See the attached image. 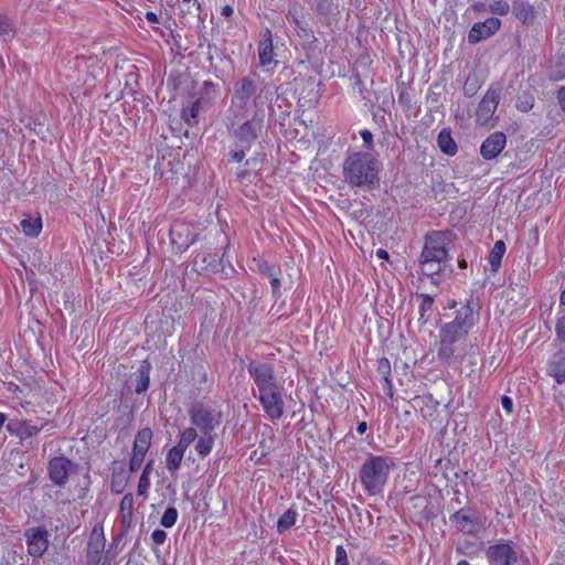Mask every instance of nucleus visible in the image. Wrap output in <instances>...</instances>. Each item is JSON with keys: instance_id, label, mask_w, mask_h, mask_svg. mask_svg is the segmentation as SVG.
I'll return each instance as SVG.
<instances>
[{"instance_id": "obj_5", "label": "nucleus", "mask_w": 565, "mask_h": 565, "mask_svg": "<svg viewBox=\"0 0 565 565\" xmlns=\"http://www.w3.org/2000/svg\"><path fill=\"white\" fill-rule=\"evenodd\" d=\"M191 423L202 434H214L213 431L222 422V413L211 403L196 402L189 409Z\"/></svg>"}, {"instance_id": "obj_19", "label": "nucleus", "mask_w": 565, "mask_h": 565, "mask_svg": "<svg viewBox=\"0 0 565 565\" xmlns=\"http://www.w3.org/2000/svg\"><path fill=\"white\" fill-rule=\"evenodd\" d=\"M512 12L523 25H532L536 19L534 6L524 0H514Z\"/></svg>"}, {"instance_id": "obj_23", "label": "nucleus", "mask_w": 565, "mask_h": 565, "mask_svg": "<svg viewBox=\"0 0 565 565\" xmlns=\"http://www.w3.org/2000/svg\"><path fill=\"white\" fill-rule=\"evenodd\" d=\"M437 143L441 152H444L447 156H455L458 151L457 143L451 137V131L448 128H444L439 132L437 137Z\"/></svg>"}, {"instance_id": "obj_41", "label": "nucleus", "mask_w": 565, "mask_h": 565, "mask_svg": "<svg viewBox=\"0 0 565 565\" xmlns=\"http://www.w3.org/2000/svg\"><path fill=\"white\" fill-rule=\"evenodd\" d=\"M490 10L499 15H507L510 12V4L503 0L494 1L490 4Z\"/></svg>"}, {"instance_id": "obj_26", "label": "nucleus", "mask_w": 565, "mask_h": 565, "mask_svg": "<svg viewBox=\"0 0 565 565\" xmlns=\"http://www.w3.org/2000/svg\"><path fill=\"white\" fill-rule=\"evenodd\" d=\"M150 369L151 365L148 361H142L138 369L136 393L141 394L146 392L150 384Z\"/></svg>"}, {"instance_id": "obj_32", "label": "nucleus", "mask_w": 565, "mask_h": 565, "mask_svg": "<svg viewBox=\"0 0 565 565\" xmlns=\"http://www.w3.org/2000/svg\"><path fill=\"white\" fill-rule=\"evenodd\" d=\"M297 515L298 513L295 509L289 508L286 510L284 514L278 519L277 531L282 533L292 527L296 523Z\"/></svg>"}, {"instance_id": "obj_1", "label": "nucleus", "mask_w": 565, "mask_h": 565, "mask_svg": "<svg viewBox=\"0 0 565 565\" xmlns=\"http://www.w3.org/2000/svg\"><path fill=\"white\" fill-rule=\"evenodd\" d=\"M377 160L370 152H353L343 162V177L348 184L372 188L379 181Z\"/></svg>"}, {"instance_id": "obj_45", "label": "nucleus", "mask_w": 565, "mask_h": 565, "mask_svg": "<svg viewBox=\"0 0 565 565\" xmlns=\"http://www.w3.org/2000/svg\"><path fill=\"white\" fill-rule=\"evenodd\" d=\"M335 565H349L348 553L342 545L335 548Z\"/></svg>"}, {"instance_id": "obj_56", "label": "nucleus", "mask_w": 565, "mask_h": 565, "mask_svg": "<svg viewBox=\"0 0 565 565\" xmlns=\"http://www.w3.org/2000/svg\"><path fill=\"white\" fill-rule=\"evenodd\" d=\"M146 19H147V21H149L151 23L159 22L158 15L154 12H152V11H148L146 13Z\"/></svg>"}, {"instance_id": "obj_62", "label": "nucleus", "mask_w": 565, "mask_h": 565, "mask_svg": "<svg viewBox=\"0 0 565 565\" xmlns=\"http://www.w3.org/2000/svg\"><path fill=\"white\" fill-rule=\"evenodd\" d=\"M7 420V416L3 413H0V429L3 427Z\"/></svg>"}, {"instance_id": "obj_29", "label": "nucleus", "mask_w": 565, "mask_h": 565, "mask_svg": "<svg viewBox=\"0 0 565 565\" xmlns=\"http://www.w3.org/2000/svg\"><path fill=\"white\" fill-rule=\"evenodd\" d=\"M215 434H202L195 444V450L202 458L206 457L213 448Z\"/></svg>"}, {"instance_id": "obj_30", "label": "nucleus", "mask_w": 565, "mask_h": 565, "mask_svg": "<svg viewBox=\"0 0 565 565\" xmlns=\"http://www.w3.org/2000/svg\"><path fill=\"white\" fill-rule=\"evenodd\" d=\"M505 253V244L503 241H497L489 255V263L492 271H497L501 265L502 257Z\"/></svg>"}, {"instance_id": "obj_4", "label": "nucleus", "mask_w": 565, "mask_h": 565, "mask_svg": "<svg viewBox=\"0 0 565 565\" xmlns=\"http://www.w3.org/2000/svg\"><path fill=\"white\" fill-rule=\"evenodd\" d=\"M266 87L258 88L253 79L243 77L234 84L231 99V108L235 116H241L247 109L253 99L254 106L259 107L264 104L263 95Z\"/></svg>"}, {"instance_id": "obj_39", "label": "nucleus", "mask_w": 565, "mask_h": 565, "mask_svg": "<svg viewBox=\"0 0 565 565\" xmlns=\"http://www.w3.org/2000/svg\"><path fill=\"white\" fill-rule=\"evenodd\" d=\"M179 8L183 14H194L200 11V3L198 0H180Z\"/></svg>"}, {"instance_id": "obj_24", "label": "nucleus", "mask_w": 565, "mask_h": 565, "mask_svg": "<svg viewBox=\"0 0 565 565\" xmlns=\"http://www.w3.org/2000/svg\"><path fill=\"white\" fill-rule=\"evenodd\" d=\"M274 57V47L271 33L269 30H266L263 35V40L259 42V61L262 65H268L273 62Z\"/></svg>"}, {"instance_id": "obj_10", "label": "nucleus", "mask_w": 565, "mask_h": 565, "mask_svg": "<svg viewBox=\"0 0 565 565\" xmlns=\"http://www.w3.org/2000/svg\"><path fill=\"white\" fill-rule=\"evenodd\" d=\"M77 465L65 456H56L50 459L47 473L50 480L62 488L68 482V477L75 471Z\"/></svg>"}, {"instance_id": "obj_42", "label": "nucleus", "mask_w": 565, "mask_h": 565, "mask_svg": "<svg viewBox=\"0 0 565 565\" xmlns=\"http://www.w3.org/2000/svg\"><path fill=\"white\" fill-rule=\"evenodd\" d=\"M14 34V28L12 22L3 17H0V35L6 38H12Z\"/></svg>"}, {"instance_id": "obj_58", "label": "nucleus", "mask_w": 565, "mask_h": 565, "mask_svg": "<svg viewBox=\"0 0 565 565\" xmlns=\"http://www.w3.org/2000/svg\"><path fill=\"white\" fill-rule=\"evenodd\" d=\"M366 429H367V425H366V423H365V422H361V423H359V424H358V426H356V431H358L360 435L364 434V433L366 431Z\"/></svg>"}, {"instance_id": "obj_11", "label": "nucleus", "mask_w": 565, "mask_h": 565, "mask_svg": "<svg viewBox=\"0 0 565 565\" xmlns=\"http://www.w3.org/2000/svg\"><path fill=\"white\" fill-rule=\"evenodd\" d=\"M263 129V116L258 111L253 118L243 122L234 130V137L241 147L250 149L253 142L258 138Z\"/></svg>"}, {"instance_id": "obj_52", "label": "nucleus", "mask_w": 565, "mask_h": 565, "mask_svg": "<svg viewBox=\"0 0 565 565\" xmlns=\"http://www.w3.org/2000/svg\"><path fill=\"white\" fill-rule=\"evenodd\" d=\"M270 286H271V294L274 298L278 299L281 296L280 292V279L277 277V275L273 278H270Z\"/></svg>"}, {"instance_id": "obj_54", "label": "nucleus", "mask_w": 565, "mask_h": 565, "mask_svg": "<svg viewBox=\"0 0 565 565\" xmlns=\"http://www.w3.org/2000/svg\"><path fill=\"white\" fill-rule=\"evenodd\" d=\"M21 427H22V424L20 422H10L7 425V429L10 433H18L19 435H20V431H21Z\"/></svg>"}, {"instance_id": "obj_25", "label": "nucleus", "mask_w": 565, "mask_h": 565, "mask_svg": "<svg viewBox=\"0 0 565 565\" xmlns=\"http://www.w3.org/2000/svg\"><path fill=\"white\" fill-rule=\"evenodd\" d=\"M152 439V430L148 427L139 430L137 435L135 436L134 440V452H139L146 455Z\"/></svg>"}, {"instance_id": "obj_64", "label": "nucleus", "mask_w": 565, "mask_h": 565, "mask_svg": "<svg viewBox=\"0 0 565 565\" xmlns=\"http://www.w3.org/2000/svg\"><path fill=\"white\" fill-rule=\"evenodd\" d=\"M111 489L114 492L120 493L122 489L119 486H116L115 482L111 484Z\"/></svg>"}, {"instance_id": "obj_27", "label": "nucleus", "mask_w": 565, "mask_h": 565, "mask_svg": "<svg viewBox=\"0 0 565 565\" xmlns=\"http://www.w3.org/2000/svg\"><path fill=\"white\" fill-rule=\"evenodd\" d=\"M184 452L185 450L178 445L168 451L166 457V466L170 472H175L179 470Z\"/></svg>"}, {"instance_id": "obj_14", "label": "nucleus", "mask_w": 565, "mask_h": 565, "mask_svg": "<svg viewBox=\"0 0 565 565\" xmlns=\"http://www.w3.org/2000/svg\"><path fill=\"white\" fill-rule=\"evenodd\" d=\"M500 100V89L490 87L476 111V120L481 126L489 125L492 121L493 115L498 108Z\"/></svg>"}, {"instance_id": "obj_33", "label": "nucleus", "mask_w": 565, "mask_h": 565, "mask_svg": "<svg viewBox=\"0 0 565 565\" xmlns=\"http://www.w3.org/2000/svg\"><path fill=\"white\" fill-rule=\"evenodd\" d=\"M134 504H135V501H134V495L131 493H127L122 497V499L120 501V513L122 516L121 522L124 524L130 523V519L134 513Z\"/></svg>"}, {"instance_id": "obj_16", "label": "nucleus", "mask_w": 565, "mask_h": 565, "mask_svg": "<svg viewBox=\"0 0 565 565\" xmlns=\"http://www.w3.org/2000/svg\"><path fill=\"white\" fill-rule=\"evenodd\" d=\"M476 316H478V311L468 302L457 311L452 321L447 322L444 326L468 335L469 330L476 322Z\"/></svg>"}, {"instance_id": "obj_61", "label": "nucleus", "mask_w": 565, "mask_h": 565, "mask_svg": "<svg viewBox=\"0 0 565 565\" xmlns=\"http://www.w3.org/2000/svg\"><path fill=\"white\" fill-rule=\"evenodd\" d=\"M150 471H151V462H148V463L146 465V467H145V469H143V471H142L141 476H147V477H149Z\"/></svg>"}, {"instance_id": "obj_22", "label": "nucleus", "mask_w": 565, "mask_h": 565, "mask_svg": "<svg viewBox=\"0 0 565 565\" xmlns=\"http://www.w3.org/2000/svg\"><path fill=\"white\" fill-rule=\"evenodd\" d=\"M189 233V227L184 224H174L170 228V237L172 244L177 245L178 248H186L194 243V237H188L182 239V235Z\"/></svg>"}, {"instance_id": "obj_17", "label": "nucleus", "mask_w": 565, "mask_h": 565, "mask_svg": "<svg viewBox=\"0 0 565 565\" xmlns=\"http://www.w3.org/2000/svg\"><path fill=\"white\" fill-rule=\"evenodd\" d=\"M501 28V21L498 18H488L482 22H476L468 33V42L477 44L493 35Z\"/></svg>"}, {"instance_id": "obj_20", "label": "nucleus", "mask_w": 565, "mask_h": 565, "mask_svg": "<svg viewBox=\"0 0 565 565\" xmlns=\"http://www.w3.org/2000/svg\"><path fill=\"white\" fill-rule=\"evenodd\" d=\"M439 402L431 395L415 396L412 399V407L419 409L424 418H431L437 412Z\"/></svg>"}, {"instance_id": "obj_51", "label": "nucleus", "mask_w": 565, "mask_h": 565, "mask_svg": "<svg viewBox=\"0 0 565 565\" xmlns=\"http://www.w3.org/2000/svg\"><path fill=\"white\" fill-rule=\"evenodd\" d=\"M151 539L154 544L161 545L167 539V533L163 530L157 529L152 532Z\"/></svg>"}, {"instance_id": "obj_9", "label": "nucleus", "mask_w": 565, "mask_h": 565, "mask_svg": "<svg viewBox=\"0 0 565 565\" xmlns=\"http://www.w3.org/2000/svg\"><path fill=\"white\" fill-rule=\"evenodd\" d=\"M454 526L463 534L475 535L484 527V521L470 508H461L449 518Z\"/></svg>"}, {"instance_id": "obj_60", "label": "nucleus", "mask_w": 565, "mask_h": 565, "mask_svg": "<svg viewBox=\"0 0 565 565\" xmlns=\"http://www.w3.org/2000/svg\"><path fill=\"white\" fill-rule=\"evenodd\" d=\"M233 12H234V10H233V8L231 6H225V7H223L221 13L224 17H231L233 14Z\"/></svg>"}, {"instance_id": "obj_35", "label": "nucleus", "mask_w": 565, "mask_h": 565, "mask_svg": "<svg viewBox=\"0 0 565 565\" xmlns=\"http://www.w3.org/2000/svg\"><path fill=\"white\" fill-rule=\"evenodd\" d=\"M481 544L468 539H461L457 543V552L465 555H475L480 551Z\"/></svg>"}, {"instance_id": "obj_13", "label": "nucleus", "mask_w": 565, "mask_h": 565, "mask_svg": "<svg viewBox=\"0 0 565 565\" xmlns=\"http://www.w3.org/2000/svg\"><path fill=\"white\" fill-rule=\"evenodd\" d=\"M106 539L104 527L97 523L90 534L86 546V565H98L105 550Z\"/></svg>"}, {"instance_id": "obj_46", "label": "nucleus", "mask_w": 565, "mask_h": 565, "mask_svg": "<svg viewBox=\"0 0 565 565\" xmlns=\"http://www.w3.org/2000/svg\"><path fill=\"white\" fill-rule=\"evenodd\" d=\"M360 135H361V138H362V140H363V146H364V148H365L366 150H369V151H370V150H373L374 145H373V135H372V132H371L370 130H366V129H365V130H362V131L360 132Z\"/></svg>"}, {"instance_id": "obj_53", "label": "nucleus", "mask_w": 565, "mask_h": 565, "mask_svg": "<svg viewBox=\"0 0 565 565\" xmlns=\"http://www.w3.org/2000/svg\"><path fill=\"white\" fill-rule=\"evenodd\" d=\"M502 407L510 414L513 409L512 399L508 396H502L501 398Z\"/></svg>"}, {"instance_id": "obj_12", "label": "nucleus", "mask_w": 565, "mask_h": 565, "mask_svg": "<svg viewBox=\"0 0 565 565\" xmlns=\"http://www.w3.org/2000/svg\"><path fill=\"white\" fill-rule=\"evenodd\" d=\"M28 553L32 557H42L49 548V532L43 526H33L24 531Z\"/></svg>"}, {"instance_id": "obj_28", "label": "nucleus", "mask_w": 565, "mask_h": 565, "mask_svg": "<svg viewBox=\"0 0 565 565\" xmlns=\"http://www.w3.org/2000/svg\"><path fill=\"white\" fill-rule=\"evenodd\" d=\"M203 99H195L189 108L182 110V119L189 125L194 126L198 124V116L202 109Z\"/></svg>"}, {"instance_id": "obj_50", "label": "nucleus", "mask_w": 565, "mask_h": 565, "mask_svg": "<svg viewBox=\"0 0 565 565\" xmlns=\"http://www.w3.org/2000/svg\"><path fill=\"white\" fill-rule=\"evenodd\" d=\"M379 371L385 375V381L388 382V375L391 373L390 361L386 358H382L379 361Z\"/></svg>"}, {"instance_id": "obj_2", "label": "nucleus", "mask_w": 565, "mask_h": 565, "mask_svg": "<svg viewBox=\"0 0 565 565\" xmlns=\"http://www.w3.org/2000/svg\"><path fill=\"white\" fill-rule=\"evenodd\" d=\"M450 237L448 232L434 231L425 236V244L419 257L423 273L433 278L443 271V264L449 258L448 245Z\"/></svg>"}, {"instance_id": "obj_36", "label": "nucleus", "mask_w": 565, "mask_h": 565, "mask_svg": "<svg viewBox=\"0 0 565 565\" xmlns=\"http://www.w3.org/2000/svg\"><path fill=\"white\" fill-rule=\"evenodd\" d=\"M198 433L196 429L193 427L185 428L181 435L180 439L178 441V446H180L182 449L186 450V448L196 439Z\"/></svg>"}, {"instance_id": "obj_44", "label": "nucleus", "mask_w": 565, "mask_h": 565, "mask_svg": "<svg viewBox=\"0 0 565 565\" xmlns=\"http://www.w3.org/2000/svg\"><path fill=\"white\" fill-rule=\"evenodd\" d=\"M145 456L146 455H143V454L132 451L130 462H129V469L131 472H136L137 470L140 469L141 465L143 462Z\"/></svg>"}, {"instance_id": "obj_57", "label": "nucleus", "mask_w": 565, "mask_h": 565, "mask_svg": "<svg viewBox=\"0 0 565 565\" xmlns=\"http://www.w3.org/2000/svg\"><path fill=\"white\" fill-rule=\"evenodd\" d=\"M376 256L380 259H384V260H388V258H390L388 253L385 249H383V248H380V249L376 250Z\"/></svg>"}, {"instance_id": "obj_38", "label": "nucleus", "mask_w": 565, "mask_h": 565, "mask_svg": "<svg viewBox=\"0 0 565 565\" xmlns=\"http://www.w3.org/2000/svg\"><path fill=\"white\" fill-rule=\"evenodd\" d=\"M178 514V510L174 507L167 508L160 519V524L164 527H172L177 522Z\"/></svg>"}, {"instance_id": "obj_8", "label": "nucleus", "mask_w": 565, "mask_h": 565, "mask_svg": "<svg viewBox=\"0 0 565 565\" xmlns=\"http://www.w3.org/2000/svg\"><path fill=\"white\" fill-rule=\"evenodd\" d=\"M282 391L284 386L281 384L275 388L266 390L265 392L259 393L257 396L264 413L270 420L280 419L285 413Z\"/></svg>"}, {"instance_id": "obj_48", "label": "nucleus", "mask_w": 565, "mask_h": 565, "mask_svg": "<svg viewBox=\"0 0 565 565\" xmlns=\"http://www.w3.org/2000/svg\"><path fill=\"white\" fill-rule=\"evenodd\" d=\"M39 428L34 425L30 424H22L20 435L22 437H31L33 435H36L39 433Z\"/></svg>"}, {"instance_id": "obj_43", "label": "nucleus", "mask_w": 565, "mask_h": 565, "mask_svg": "<svg viewBox=\"0 0 565 565\" xmlns=\"http://www.w3.org/2000/svg\"><path fill=\"white\" fill-rule=\"evenodd\" d=\"M257 268L263 276L268 277L269 279L277 275L275 266L267 262L258 263Z\"/></svg>"}, {"instance_id": "obj_47", "label": "nucleus", "mask_w": 565, "mask_h": 565, "mask_svg": "<svg viewBox=\"0 0 565 565\" xmlns=\"http://www.w3.org/2000/svg\"><path fill=\"white\" fill-rule=\"evenodd\" d=\"M150 487V480H149V477L147 476H140L139 478V481H138V489H137V493L139 495H146L147 494V491Z\"/></svg>"}, {"instance_id": "obj_21", "label": "nucleus", "mask_w": 565, "mask_h": 565, "mask_svg": "<svg viewBox=\"0 0 565 565\" xmlns=\"http://www.w3.org/2000/svg\"><path fill=\"white\" fill-rule=\"evenodd\" d=\"M548 373L557 383L565 382V351L553 354L548 364Z\"/></svg>"}, {"instance_id": "obj_6", "label": "nucleus", "mask_w": 565, "mask_h": 565, "mask_svg": "<svg viewBox=\"0 0 565 565\" xmlns=\"http://www.w3.org/2000/svg\"><path fill=\"white\" fill-rule=\"evenodd\" d=\"M439 338L438 359L451 364L458 355L463 353L467 334L443 326Z\"/></svg>"}, {"instance_id": "obj_40", "label": "nucleus", "mask_w": 565, "mask_h": 565, "mask_svg": "<svg viewBox=\"0 0 565 565\" xmlns=\"http://www.w3.org/2000/svg\"><path fill=\"white\" fill-rule=\"evenodd\" d=\"M561 305L565 306V289L561 294ZM555 330L557 338L565 341V312L558 318Z\"/></svg>"}, {"instance_id": "obj_7", "label": "nucleus", "mask_w": 565, "mask_h": 565, "mask_svg": "<svg viewBox=\"0 0 565 565\" xmlns=\"http://www.w3.org/2000/svg\"><path fill=\"white\" fill-rule=\"evenodd\" d=\"M247 371L257 387L258 394L281 385L277 381L274 365L270 363L250 361Z\"/></svg>"}, {"instance_id": "obj_49", "label": "nucleus", "mask_w": 565, "mask_h": 565, "mask_svg": "<svg viewBox=\"0 0 565 565\" xmlns=\"http://www.w3.org/2000/svg\"><path fill=\"white\" fill-rule=\"evenodd\" d=\"M247 150L248 149L241 147V149H238V150L231 151L228 153V160H232L235 162H241L245 158Z\"/></svg>"}, {"instance_id": "obj_59", "label": "nucleus", "mask_w": 565, "mask_h": 565, "mask_svg": "<svg viewBox=\"0 0 565 565\" xmlns=\"http://www.w3.org/2000/svg\"><path fill=\"white\" fill-rule=\"evenodd\" d=\"M471 8L475 10V11H484L486 10V4L483 2H475Z\"/></svg>"}, {"instance_id": "obj_37", "label": "nucleus", "mask_w": 565, "mask_h": 565, "mask_svg": "<svg viewBox=\"0 0 565 565\" xmlns=\"http://www.w3.org/2000/svg\"><path fill=\"white\" fill-rule=\"evenodd\" d=\"M534 106V96L527 92L522 93L516 99V108L521 111L527 113Z\"/></svg>"}, {"instance_id": "obj_31", "label": "nucleus", "mask_w": 565, "mask_h": 565, "mask_svg": "<svg viewBox=\"0 0 565 565\" xmlns=\"http://www.w3.org/2000/svg\"><path fill=\"white\" fill-rule=\"evenodd\" d=\"M417 297L420 299L419 303V318L418 322L420 326L425 324L428 321L427 312L431 311L434 305V298L426 294H417Z\"/></svg>"}, {"instance_id": "obj_18", "label": "nucleus", "mask_w": 565, "mask_h": 565, "mask_svg": "<svg viewBox=\"0 0 565 565\" xmlns=\"http://www.w3.org/2000/svg\"><path fill=\"white\" fill-rule=\"evenodd\" d=\"M507 145V136L501 131L491 134L481 145L480 154L486 160L497 158Z\"/></svg>"}, {"instance_id": "obj_55", "label": "nucleus", "mask_w": 565, "mask_h": 565, "mask_svg": "<svg viewBox=\"0 0 565 565\" xmlns=\"http://www.w3.org/2000/svg\"><path fill=\"white\" fill-rule=\"evenodd\" d=\"M558 102L561 104L562 109L565 111V87H562L558 90Z\"/></svg>"}, {"instance_id": "obj_34", "label": "nucleus", "mask_w": 565, "mask_h": 565, "mask_svg": "<svg viewBox=\"0 0 565 565\" xmlns=\"http://www.w3.org/2000/svg\"><path fill=\"white\" fill-rule=\"evenodd\" d=\"M20 225L23 233L28 236H38L42 228V222L40 218H24L21 221Z\"/></svg>"}, {"instance_id": "obj_63", "label": "nucleus", "mask_w": 565, "mask_h": 565, "mask_svg": "<svg viewBox=\"0 0 565 565\" xmlns=\"http://www.w3.org/2000/svg\"><path fill=\"white\" fill-rule=\"evenodd\" d=\"M246 174H247L246 170H242V171L237 172V179L244 180Z\"/></svg>"}, {"instance_id": "obj_15", "label": "nucleus", "mask_w": 565, "mask_h": 565, "mask_svg": "<svg viewBox=\"0 0 565 565\" xmlns=\"http://www.w3.org/2000/svg\"><path fill=\"white\" fill-rule=\"evenodd\" d=\"M486 555L490 565H514L518 561L516 552L509 543L490 545Z\"/></svg>"}, {"instance_id": "obj_3", "label": "nucleus", "mask_w": 565, "mask_h": 565, "mask_svg": "<svg viewBox=\"0 0 565 565\" xmlns=\"http://www.w3.org/2000/svg\"><path fill=\"white\" fill-rule=\"evenodd\" d=\"M393 461L384 456H370L360 469V480L370 495L382 492Z\"/></svg>"}]
</instances>
